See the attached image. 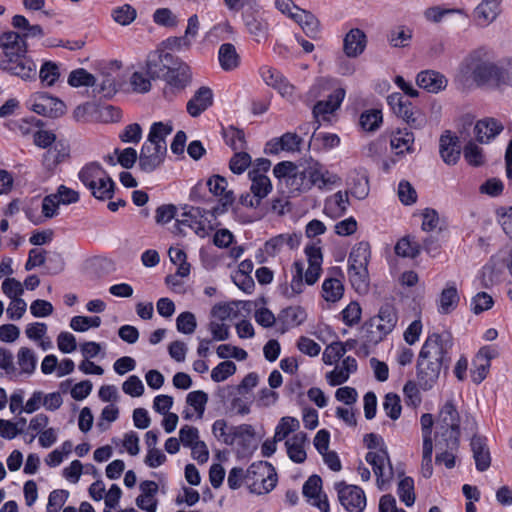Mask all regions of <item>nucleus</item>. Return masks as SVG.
<instances>
[{"mask_svg":"<svg viewBox=\"0 0 512 512\" xmlns=\"http://www.w3.org/2000/svg\"><path fill=\"white\" fill-rule=\"evenodd\" d=\"M463 77L472 79L477 86H489L503 89L512 85V75L494 62L493 53L486 47H479L469 52L459 66Z\"/></svg>","mask_w":512,"mask_h":512,"instance_id":"1","label":"nucleus"},{"mask_svg":"<svg viewBox=\"0 0 512 512\" xmlns=\"http://www.w3.org/2000/svg\"><path fill=\"white\" fill-rule=\"evenodd\" d=\"M452 341L449 334L433 333L427 336L419 352L417 381L423 390L430 389L438 380L442 368H448Z\"/></svg>","mask_w":512,"mask_h":512,"instance_id":"2","label":"nucleus"},{"mask_svg":"<svg viewBox=\"0 0 512 512\" xmlns=\"http://www.w3.org/2000/svg\"><path fill=\"white\" fill-rule=\"evenodd\" d=\"M172 131L171 123L155 122L152 124L139 155V168L143 172L151 173L162 164L167 152L166 137Z\"/></svg>","mask_w":512,"mask_h":512,"instance_id":"3","label":"nucleus"},{"mask_svg":"<svg viewBox=\"0 0 512 512\" xmlns=\"http://www.w3.org/2000/svg\"><path fill=\"white\" fill-rule=\"evenodd\" d=\"M78 177L95 198L109 200L113 197L115 183L99 163L86 164L79 171Z\"/></svg>","mask_w":512,"mask_h":512,"instance_id":"4","label":"nucleus"},{"mask_svg":"<svg viewBox=\"0 0 512 512\" xmlns=\"http://www.w3.org/2000/svg\"><path fill=\"white\" fill-rule=\"evenodd\" d=\"M397 321L395 308L390 304L382 305L378 314L365 323L366 341L370 344H378L393 331Z\"/></svg>","mask_w":512,"mask_h":512,"instance_id":"5","label":"nucleus"},{"mask_svg":"<svg viewBox=\"0 0 512 512\" xmlns=\"http://www.w3.org/2000/svg\"><path fill=\"white\" fill-rule=\"evenodd\" d=\"M245 481L251 493L266 494L276 486L277 474L270 463L259 461L246 470Z\"/></svg>","mask_w":512,"mask_h":512,"instance_id":"6","label":"nucleus"},{"mask_svg":"<svg viewBox=\"0 0 512 512\" xmlns=\"http://www.w3.org/2000/svg\"><path fill=\"white\" fill-rule=\"evenodd\" d=\"M0 69L8 72V68L16 65L21 58L27 56V43L14 31L4 32L0 35Z\"/></svg>","mask_w":512,"mask_h":512,"instance_id":"7","label":"nucleus"},{"mask_svg":"<svg viewBox=\"0 0 512 512\" xmlns=\"http://www.w3.org/2000/svg\"><path fill=\"white\" fill-rule=\"evenodd\" d=\"M387 102L393 112L401 117L410 127L420 129L426 124L425 115L401 93L395 92L387 97Z\"/></svg>","mask_w":512,"mask_h":512,"instance_id":"8","label":"nucleus"},{"mask_svg":"<svg viewBox=\"0 0 512 512\" xmlns=\"http://www.w3.org/2000/svg\"><path fill=\"white\" fill-rule=\"evenodd\" d=\"M340 504L347 512H363L367 505L365 492L356 485L342 482L335 484Z\"/></svg>","mask_w":512,"mask_h":512,"instance_id":"9","label":"nucleus"},{"mask_svg":"<svg viewBox=\"0 0 512 512\" xmlns=\"http://www.w3.org/2000/svg\"><path fill=\"white\" fill-rule=\"evenodd\" d=\"M365 459L372 466L377 485L382 489L383 485L389 483L393 478V467L386 447H380L376 451H369Z\"/></svg>","mask_w":512,"mask_h":512,"instance_id":"10","label":"nucleus"},{"mask_svg":"<svg viewBox=\"0 0 512 512\" xmlns=\"http://www.w3.org/2000/svg\"><path fill=\"white\" fill-rule=\"evenodd\" d=\"M308 177L310 189L316 187L319 190L331 189L332 186L339 184L341 178L330 172L323 164L318 161L311 160L305 168Z\"/></svg>","mask_w":512,"mask_h":512,"instance_id":"11","label":"nucleus"},{"mask_svg":"<svg viewBox=\"0 0 512 512\" xmlns=\"http://www.w3.org/2000/svg\"><path fill=\"white\" fill-rule=\"evenodd\" d=\"M207 187L209 191L219 196V203L211 210L213 216H219L228 211L235 201V196L232 190H227V181L220 175H214L207 180Z\"/></svg>","mask_w":512,"mask_h":512,"instance_id":"12","label":"nucleus"},{"mask_svg":"<svg viewBox=\"0 0 512 512\" xmlns=\"http://www.w3.org/2000/svg\"><path fill=\"white\" fill-rule=\"evenodd\" d=\"M204 210L198 207H189L181 214V219H177L175 223L176 234L185 235L184 227L192 229L199 237L204 238L208 235V230L205 225L198 220V217L203 216Z\"/></svg>","mask_w":512,"mask_h":512,"instance_id":"13","label":"nucleus"},{"mask_svg":"<svg viewBox=\"0 0 512 512\" xmlns=\"http://www.w3.org/2000/svg\"><path fill=\"white\" fill-rule=\"evenodd\" d=\"M32 110L45 117L58 118L65 113L66 105L58 98L47 93H40L35 97Z\"/></svg>","mask_w":512,"mask_h":512,"instance_id":"14","label":"nucleus"},{"mask_svg":"<svg viewBox=\"0 0 512 512\" xmlns=\"http://www.w3.org/2000/svg\"><path fill=\"white\" fill-rule=\"evenodd\" d=\"M322 479L318 475L310 476L303 485V495L308 500H313L311 504L317 507L321 512H329L330 506L327 496L321 495Z\"/></svg>","mask_w":512,"mask_h":512,"instance_id":"15","label":"nucleus"},{"mask_svg":"<svg viewBox=\"0 0 512 512\" xmlns=\"http://www.w3.org/2000/svg\"><path fill=\"white\" fill-rule=\"evenodd\" d=\"M344 97L345 90L337 88L327 100L318 101L313 107L314 118L318 121H330L331 115L340 107Z\"/></svg>","mask_w":512,"mask_h":512,"instance_id":"16","label":"nucleus"},{"mask_svg":"<svg viewBox=\"0 0 512 512\" xmlns=\"http://www.w3.org/2000/svg\"><path fill=\"white\" fill-rule=\"evenodd\" d=\"M501 0H482L473 11L474 22L479 27H487L500 14Z\"/></svg>","mask_w":512,"mask_h":512,"instance_id":"17","label":"nucleus"},{"mask_svg":"<svg viewBox=\"0 0 512 512\" xmlns=\"http://www.w3.org/2000/svg\"><path fill=\"white\" fill-rule=\"evenodd\" d=\"M70 157L69 146L63 142H57L43 154L42 164L49 173H54L58 165Z\"/></svg>","mask_w":512,"mask_h":512,"instance_id":"18","label":"nucleus"},{"mask_svg":"<svg viewBox=\"0 0 512 512\" xmlns=\"http://www.w3.org/2000/svg\"><path fill=\"white\" fill-rule=\"evenodd\" d=\"M470 446L476 469L480 472L488 470L491 465V454L486 437L474 435L471 438Z\"/></svg>","mask_w":512,"mask_h":512,"instance_id":"19","label":"nucleus"},{"mask_svg":"<svg viewBox=\"0 0 512 512\" xmlns=\"http://www.w3.org/2000/svg\"><path fill=\"white\" fill-rule=\"evenodd\" d=\"M366 45V34L359 28H353L344 37L343 51L347 57L356 58L364 52Z\"/></svg>","mask_w":512,"mask_h":512,"instance_id":"20","label":"nucleus"},{"mask_svg":"<svg viewBox=\"0 0 512 512\" xmlns=\"http://www.w3.org/2000/svg\"><path fill=\"white\" fill-rule=\"evenodd\" d=\"M260 74L265 83L277 89L282 96H291L294 86L276 69L264 66L260 69Z\"/></svg>","mask_w":512,"mask_h":512,"instance_id":"21","label":"nucleus"},{"mask_svg":"<svg viewBox=\"0 0 512 512\" xmlns=\"http://www.w3.org/2000/svg\"><path fill=\"white\" fill-rule=\"evenodd\" d=\"M213 104V93L209 87H200L187 103V112L198 117Z\"/></svg>","mask_w":512,"mask_h":512,"instance_id":"22","label":"nucleus"},{"mask_svg":"<svg viewBox=\"0 0 512 512\" xmlns=\"http://www.w3.org/2000/svg\"><path fill=\"white\" fill-rule=\"evenodd\" d=\"M416 83L430 93H438L447 87L448 80L437 71L424 70L418 73Z\"/></svg>","mask_w":512,"mask_h":512,"instance_id":"23","label":"nucleus"},{"mask_svg":"<svg viewBox=\"0 0 512 512\" xmlns=\"http://www.w3.org/2000/svg\"><path fill=\"white\" fill-rule=\"evenodd\" d=\"M439 152L442 160L448 165H454L460 157L458 137L446 131L439 140Z\"/></svg>","mask_w":512,"mask_h":512,"instance_id":"24","label":"nucleus"},{"mask_svg":"<svg viewBox=\"0 0 512 512\" xmlns=\"http://www.w3.org/2000/svg\"><path fill=\"white\" fill-rule=\"evenodd\" d=\"M502 130L503 125L494 118H485L479 120L474 127L476 139L480 143H488L491 139L495 138Z\"/></svg>","mask_w":512,"mask_h":512,"instance_id":"25","label":"nucleus"},{"mask_svg":"<svg viewBox=\"0 0 512 512\" xmlns=\"http://www.w3.org/2000/svg\"><path fill=\"white\" fill-rule=\"evenodd\" d=\"M460 429H449L446 426H436L435 443L437 449L458 450Z\"/></svg>","mask_w":512,"mask_h":512,"instance_id":"26","label":"nucleus"},{"mask_svg":"<svg viewBox=\"0 0 512 512\" xmlns=\"http://www.w3.org/2000/svg\"><path fill=\"white\" fill-rule=\"evenodd\" d=\"M164 77L170 88L183 90L191 80L190 68L186 63H179L177 68L165 72Z\"/></svg>","mask_w":512,"mask_h":512,"instance_id":"27","label":"nucleus"},{"mask_svg":"<svg viewBox=\"0 0 512 512\" xmlns=\"http://www.w3.org/2000/svg\"><path fill=\"white\" fill-rule=\"evenodd\" d=\"M307 442V435L304 432L294 434L285 442L287 454L295 463H303L306 460V451L304 445Z\"/></svg>","mask_w":512,"mask_h":512,"instance_id":"28","label":"nucleus"},{"mask_svg":"<svg viewBox=\"0 0 512 512\" xmlns=\"http://www.w3.org/2000/svg\"><path fill=\"white\" fill-rule=\"evenodd\" d=\"M348 205V192L338 191L326 199L324 212L331 217H340L345 214Z\"/></svg>","mask_w":512,"mask_h":512,"instance_id":"29","label":"nucleus"},{"mask_svg":"<svg viewBox=\"0 0 512 512\" xmlns=\"http://www.w3.org/2000/svg\"><path fill=\"white\" fill-rule=\"evenodd\" d=\"M218 60L224 71H233L240 65V55L231 43H223L219 47Z\"/></svg>","mask_w":512,"mask_h":512,"instance_id":"30","label":"nucleus"},{"mask_svg":"<svg viewBox=\"0 0 512 512\" xmlns=\"http://www.w3.org/2000/svg\"><path fill=\"white\" fill-rule=\"evenodd\" d=\"M292 19L300 25L304 33L310 37L315 38L319 32V21L309 11L303 9H296L292 15Z\"/></svg>","mask_w":512,"mask_h":512,"instance_id":"31","label":"nucleus"},{"mask_svg":"<svg viewBox=\"0 0 512 512\" xmlns=\"http://www.w3.org/2000/svg\"><path fill=\"white\" fill-rule=\"evenodd\" d=\"M292 281L290 286L281 287L282 294L287 298H292L300 293H302L304 289L303 282V273H304V264L300 261H296L292 265Z\"/></svg>","mask_w":512,"mask_h":512,"instance_id":"32","label":"nucleus"},{"mask_svg":"<svg viewBox=\"0 0 512 512\" xmlns=\"http://www.w3.org/2000/svg\"><path fill=\"white\" fill-rule=\"evenodd\" d=\"M437 426H446L449 429H460V416L452 401H447L441 408Z\"/></svg>","mask_w":512,"mask_h":512,"instance_id":"33","label":"nucleus"},{"mask_svg":"<svg viewBox=\"0 0 512 512\" xmlns=\"http://www.w3.org/2000/svg\"><path fill=\"white\" fill-rule=\"evenodd\" d=\"M348 277L352 287L359 294H365L369 290V273L367 267H348Z\"/></svg>","mask_w":512,"mask_h":512,"instance_id":"34","label":"nucleus"},{"mask_svg":"<svg viewBox=\"0 0 512 512\" xmlns=\"http://www.w3.org/2000/svg\"><path fill=\"white\" fill-rule=\"evenodd\" d=\"M390 144L397 154L411 153L413 152L414 134L407 129H399L392 134Z\"/></svg>","mask_w":512,"mask_h":512,"instance_id":"35","label":"nucleus"},{"mask_svg":"<svg viewBox=\"0 0 512 512\" xmlns=\"http://www.w3.org/2000/svg\"><path fill=\"white\" fill-rule=\"evenodd\" d=\"M371 257V249L368 242H359L349 254V267H367Z\"/></svg>","mask_w":512,"mask_h":512,"instance_id":"36","label":"nucleus"},{"mask_svg":"<svg viewBox=\"0 0 512 512\" xmlns=\"http://www.w3.org/2000/svg\"><path fill=\"white\" fill-rule=\"evenodd\" d=\"M145 70L146 74L152 79L159 78L161 75L164 76L162 48L159 47L148 53L145 61Z\"/></svg>","mask_w":512,"mask_h":512,"instance_id":"37","label":"nucleus"},{"mask_svg":"<svg viewBox=\"0 0 512 512\" xmlns=\"http://www.w3.org/2000/svg\"><path fill=\"white\" fill-rule=\"evenodd\" d=\"M459 300L460 298L455 285L448 286L443 289L440 294L438 311L441 314L452 312L457 307Z\"/></svg>","mask_w":512,"mask_h":512,"instance_id":"38","label":"nucleus"},{"mask_svg":"<svg viewBox=\"0 0 512 512\" xmlns=\"http://www.w3.org/2000/svg\"><path fill=\"white\" fill-rule=\"evenodd\" d=\"M251 180V192L259 199L265 198L272 189L270 179L265 174H257L256 171H249Z\"/></svg>","mask_w":512,"mask_h":512,"instance_id":"39","label":"nucleus"},{"mask_svg":"<svg viewBox=\"0 0 512 512\" xmlns=\"http://www.w3.org/2000/svg\"><path fill=\"white\" fill-rule=\"evenodd\" d=\"M8 73L18 76L23 80L35 79L37 75V66L29 57L21 58L12 68H8Z\"/></svg>","mask_w":512,"mask_h":512,"instance_id":"40","label":"nucleus"},{"mask_svg":"<svg viewBox=\"0 0 512 512\" xmlns=\"http://www.w3.org/2000/svg\"><path fill=\"white\" fill-rule=\"evenodd\" d=\"M344 293V286L337 278H326L322 284V296L327 302L339 301Z\"/></svg>","mask_w":512,"mask_h":512,"instance_id":"41","label":"nucleus"},{"mask_svg":"<svg viewBox=\"0 0 512 512\" xmlns=\"http://www.w3.org/2000/svg\"><path fill=\"white\" fill-rule=\"evenodd\" d=\"M306 312L300 306H291L283 309L279 319L290 327L299 326L306 320Z\"/></svg>","mask_w":512,"mask_h":512,"instance_id":"42","label":"nucleus"},{"mask_svg":"<svg viewBox=\"0 0 512 512\" xmlns=\"http://www.w3.org/2000/svg\"><path fill=\"white\" fill-rule=\"evenodd\" d=\"M382 121V111L379 109H370L360 115L359 124L363 130L373 132L380 127Z\"/></svg>","mask_w":512,"mask_h":512,"instance_id":"43","label":"nucleus"},{"mask_svg":"<svg viewBox=\"0 0 512 512\" xmlns=\"http://www.w3.org/2000/svg\"><path fill=\"white\" fill-rule=\"evenodd\" d=\"M285 185L288 187L289 193L291 194L298 195L302 192L309 191L310 185L305 169L301 172L296 170V172L286 180Z\"/></svg>","mask_w":512,"mask_h":512,"instance_id":"44","label":"nucleus"},{"mask_svg":"<svg viewBox=\"0 0 512 512\" xmlns=\"http://www.w3.org/2000/svg\"><path fill=\"white\" fill-rule=\"evenodd\" d=\"M395 253L401 257L415 258L420 253V245L410 236H406L396 243Z\"/></svg>","mask_w":512,"mask_h":512,"instance_id":"45","label":"nucleus"},{"mask_svg":"<svg viewBox=\"0 0 512 512\" xmlns=\"http://www.w3.org/2000/svg\"><path fill=\"white\" fill-rule=\"evenodd\" d=\"M223 136L227 145H229L234 151L244 150L246 148L245 134L243 130H240L234 126H229L224 129Z\"/></svg>","mask_w":512,"mask_h":512,"instance_id":"46","label":"nucleus"},{"mask_svg":"<svg viewBox=\"0 0 512 512\" xmlns=\"http://www.w3.org/2000/svg\"><path fill=\"white\" fill-rule=\"evenodd\" d=\"M17 363L22 373L32 374L37 363L33 350L27 347H21L17 354Z\"/></svg>","mask_w":512,"mask_h":512,"instance_id":"47","label":"nucleus"},{"mask_svg":"<svg viewBox=\"0 0 512 512\" xmlns=\"http://www.w3.org/2000/svg\"><path fill=\"white\" fill-rule=\"evenodd\" d=\"M96 82V77L83 68L73 70L68 77V84L72 87H93Z\"/></svg>","mask_w":512,"mask_h":512,"instance_id":"48","label":"nucleus"},{"mask_svg":"<svg viewBox=\"0 0 512 512\" xmlns=\"http://www.w3.org/2000/svg\"><path fill=\"white\" fill-rule=\"evenodd\" d=\"M60 77L59 66L53 61H45L39 70V78L47 86H53Z\"/></svg>","mask_w":512,"mask_h":512,"instance_id":"49","label":"nucleus"},{"mask_svg":"<svg viewBox=\"0 0 512 512\" xmlns=\"http://www.w3.org/2000/svg\"><path fill=\"white\" fill-rule=\"evenodd\" d=\"M152 18L155 24L166 28H175L179 23L177 15L169 8L156 9Z\"/></svg>","mask_w":512,"mask_h":512,"instance_id":"50","label":"nucleus"},{"mask_svg":"<svg viewBox=\"0 0 512 512\" xmlns=\"http://www.w3.org/2000/svg\"><path fill=\"white\" fill-rule=\"evenodd\" d=\"M246 27L257 42L267 39L268 23L266 21L251 16L246 20Z\"/></svg>","mask_w":512,"mask_h":512,"instance_id":"51","label":"nucleus"},{"mask_svg":"<svg viewBox=\"0 0 512 512\" xmlns=\"http://www.w3.org/2000/svg\"><path fill=\"white\" fill-rule=\"evenodd\" d=\"M398 496L406 506H412L415 502L414 480L411 477H404L398 483Z\"/></svg>","mask_w":512,"mask_h":512,"instance_id":"52","label":"nucleus"},{"mask_svg":"<svg viewBox=\"0 0 512 512\" xmlns=\"http://www.w3.org/2000/svg\"><path fill=\"white\" fill-rule=\"evenodd\" d=\"M300 424L299 421L290 416L282 417L275 429L276 440H284L290 433L298 430Z\"/></svg>","mask_w":512,"mask_h":512,"instance_id":"53","label":"nucleus"},{"mask_svg":"<svg viewBox=\"0 0 512 512\" xmlns=\"http://www.w3.org/2000/svg\"><path fill=\"white\" fill-rule=\"evenodd\" d=\"M136 16V9L129 4H124L112 11L114 21L123 26L131 24L136 19Z\"/></svg>","mask_w":512,"mask_h":512,"instance_id":"54","label":"nucleus"},{"mask_svg":"<svg viewBox=\"0 0 512 512\" xmlns=\"http://www.w3.org/2000/svg\"><path fill=\"white\" fill-rule=\"evenodd\" d=\"M383 409L390 419L397 420L402 411L400 397L395 393L386 394L383 401Z\"/></svg>","mask_w":512,"mask_h":512,"instance_id":"55","label":"nucleus"},{"mask_svg":"<svg viewBox=\"0 0 512 512\" xmlns=\"http://www.w3.org/2000/svg\"><path fill=\"white\" fill-rule=\"evenodd\" d=\"M350 341L346 342V345H349ZM346 347L342 342H333L328 345L323 352V361L325 364L332 365L340 360V358L345 354Z\"/></svg>","mask_w":512,"mask_h":512,"instance_id":"56","label":"nucleus"},{"mask_svg":"<svg viewBox=\"0 0 512 512\" xmlns=\"http://www.w3.org/2000/svg\"><path fill=\"white\" fill-rule=\"evenodd\" d=\"M463 155L465 160L472 166H481L485 161L482 148L472 141L465 145Z\"/></svg>","mask_w":512,"mask_h":512,"instance_id":"57","label":"nucleus"},{"mask_svg":"<svg viewBox=\"0 0 512 512\" xmlns=\"http://www.w3.org/2000/svg\"><path fill=\"white\" fill-rule=\"evenodd\" d=\"M207 401L208 395L201 390L192 391L186 397L187 404L194 408L198 418L203 417Z\"/></svg>","mask_w":512,"mask_h":512,"instance_id":"58","label":"nucleus"},{"mask_svg":"<svg viewBox=\"0 0 512 512\" xmlns=\"http://www.w3.org/2000/svg\"><path fill=\"white\" fill-rule=\"evenodd\" d=\"M236 372V365L232 361H223L212 369L211 379L214 382H223Z\"/></svg>","mask_w":512,"mask_h":512,"instance_id":"59","label":"nucleus"},{"mask_svg":"<svg viewBox=\"0 0 512 512\" xmlns=\"http://www.w3.org/2000/svg\"><path fill=\"white\" fill-rule=\"evenodd\" d=\"M251 165V156L239 150L236 152L229 162V168L234 174H242Z\"/></svg>","mask_w":512,"mask_h":512,"instance_id":"60","label":"nucleus"},{"mask_svg":"<svg viewBox=\"0 0 512 512\" xmlns=\"http://www.w3.org/2000/svg\"><path fill=\"white\" fill-rule=\"evenodd\" d=\"M101 325V318L98 316H74L70 321V327L77 332H84L90 327L97 328Z\"/></svg>","mask_w":512,"mask_h":512,"instance_id":"61","label":"nucleus"},{"mask_svg":"<svg viewBox=\"0 0 512 512\" xmlns=\"http://www.w3.org/2000/svg\"><path fill=\"white\" fill-rule=\"evenodd\" d=\"M494 304L492 296L486 292L477 293L471 300V310L478 315L492 308Z\"/></svg>","mask_w":512,"mask_h":512,"instance_id":"62","label":"nucleus"},{"mask_svg":"<svg viewBox=\"0 0 512 512\" xmlns=\"http://www.w3.org/2000/svg\"><path fill=\"white\" fill-rule=\"evenodd\" d=\"M176 327L183 334H192L197 327L195 315L188 311L182 312L176 319Z\"/></svg>","mask_w":512,"mask_h":512,"instance_id":"63","label":"nucleus"},{"mask_svg":"<svg viewBox=\"0 0 512 512\" xmlns=\"http://www.w3.org/2000/svg\"><path fill=\"white\" fill-rule=\"evenodd\" d=\"M496 216L505 234L512 238V207L497 208Z\"/></svg>","mask_w":512,"mask_h":512,"instance_id":"64","label":"nucleus"}]
</instances>
